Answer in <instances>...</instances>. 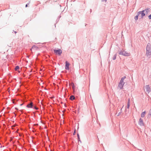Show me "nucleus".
<instances>
[{
	"label": "nucleus",
	"mask_w": 151,
	"mask_h": 151,
	"mask_svg": "<svg viewBox=\"0 0 151 151\" xmlns=\"http://www.w3.org/2000/svg\"><path fill=\"white\" fill-rule=\"evenodd\" d=\"M146 55L148 58L151 57V45L150 44H148L147 45Z\"/></svg>",
	"instance_id": "nucleus-1"
},
{
	"label": "nucleus",
	"mask_w": 151,
	"mask_h": 151,
	"mask_svg": "<svg viewBox=\"0 0 151 151\" xmlns=\"http://www.w3.org/2000/svg\"><path fill=\"white\" fill-rule=\"evenodd\" d=\"M126 78V76H124L122 77L119 82L118 88L120 89H122L123 88V86L124 84V80Z\"/></svg>",
	"instance_id": "nucleus-2"
},
{
	"label": "nucleus",
	"mask_w": 151,
	"mask_h": 151,
	"mask_svg": "<svg viewBox=\"0 0 151 151\" xmlns=\"http://www.w3.org/2000/svg\"><path fill=\"white\" fill-rule=\"evenodd\" d=\"M119 54L125 56H129L130 53L124 50H122L119 52Z\"/></svg>",
	"instance_id": "nucleus-3"
},
{
	"label": "nucleus",
	"mask_w": 151,
	"mask_h": 151,
	"mask_svg": "<svg viewBox=\"0 0 151 151\" xmlns=\"http://www.w3.org/2000/svg\"><path fill=\"white\" fill-rule=\"evenodd\" d=\"M54 51L56 55H60L62 53V51L60 49L58 50H54Z\"/></svg>",
	"instance_id": "nucleus-4"
},
{
	"label": "nucleus",
	"mask_w": 151,
	"mask_h": 151,
	"mask_svg": "<svg viewBox=\"0 0 151 151\" xmlns=\"http://www.w3.org/2000/svg\"><path fill=\"white\" fill-rule=\"evenodd\" d=\"M144 12H145L144 11V10H143L142 11L139 12H138V14L139 15L140 14H141V18H142L145 15V13H144Z\"/></svg>",
	"instance_id": "nucleus-5"
},
{
	"label": "nucleus",
	"mask_w": 151,
	"mask_h": 151,
	"mask_svg": "<svg viewBox=\"0 0 151 151\" xmlns=\"http://www.w3.org/2000/svg\"><path fill=\"white\" fill-rule=\"evenodd\" d=\"M145 88L146 89V91L149 93L151 91L150 87L149 85H146L145 86Z\"/></svg>",
	"instance_id": "nucleus-6"
},
{
	"label": "nucleus",
	"mask_w": 151,
	"mask_h": 151,
	"mask_svg": "<svg viewBox=\"0 0 151 151\" xmlns=\"http://www.w3.org/2000/svg\"><path fill=\"white\" fill-rule=\"evenodd\" d=\"M70 64L67 61L65 62V69L68 70L69 69V66Z\"/></svg>",
	"instance_id": "nucleus-7"
},
{
	"label": "nucleus",
	"mask_w": 151,
	"mask_h": 151,
	"mask_svg": "<svg viewBox=\"0 0 151 151\" xmlns=\"http://www.w3.org/2000/svg\"><path fill=\"white\" fill-rule=\"evenodd\" d=\"M139 124L141 126H142L143 125V120L141 118H140L139 119Z\"/></svg>",
	"instance_id": "nucleus-8"
},
{
	"label": "nucleus",
	"mask_w": 151,
	"mask_h": 151,
	"mask_svg": "<svg viewBox=\"0 0 151 151\" xmlns=\"http://www.w3.org/2000/svg\"><path fill=\"white\" fill-rule=\"evenodd\" d=\"M33 106V103L31 102L29 104H28L27 106V107L28 108H32Z\"/></svg>",
	"instance_id": "nucleus-9"
},
{
	"label": "nucleus",
	"mask_w": 151,
	"mask_h": 151,
	"mask_svg": "<svg viewBox=\"0 0 151 151\" xmlns=\"http://www.w3.org/2000/svg\"><path fill=\"white\" fill-rule=\"evenodd\" d=\"M130 105V99H129L128 100V102L127 104V108L128 109H129Z\"/></svg>",
	"instance_id": "nucleus-10"
},
{
	"label": "nucleus",
	"mask_w": 151,
	"mask_h": 151,
	"mask_svg": "<svg viewBox=\"0 0 151 151\" xmlns=\"http://www.w3.org/2000/svg\"><path fill=\"white\" fill-rule=\"evenodd\" d=\"M144 11L145 12L146 14H148V13L150 12V10L149 9H147L145 10H144Z\"/></svg>",
	"instance_id": "nucleus-11"
},
{
	"label": "nucleus",
	"mask_w": 151,
	"mask_h": 151,
	"mask_svg": "<svg viewBox=\"0 0 151 151\" xmlns=\"http://www.w3.org/2000/svg\"><path fill=\"white\" fill-rule=\"evenodd\" d=\"M145 113H146L145 111L142 112L141 114V117H144L145 115Z\"/></svg>",
	"instance_id": "nucleus-12"
},
{
	"label": "nucleus",
	"mask_w": 151,
	"mask_h": 151,
	"mask_svg": "<svg viewBox=\"0 0 151 151\" xmlns=\"http://www.w3.org/2000/svg\"><path fill=\"white\" fill-rule=\"evenodd\" d=\"M75 99V97L74 96H73L72 95L70 96V99H71V100H74Z\"/></svg>",
	"instance_id": "nucleus-13"
},
{
	"label": "nucleus",
	"mask_w": 151,
	"mask_h": 151,
	"mask_svg": "<svg viewBox=\"0 0 151 151\" xmlns=\"http://www.w3.org/2000/svg\"><path fill=\"white\" fill-rule=\"evenodd\" d=\"M19 67L18 66H17L15 68V70H18L19 69Z\"/></svg>",
	"instance_id": "nucleus-14"
},
{
	"label": "nucleus",
	"mask_w": 151,
	"mask_h": 151,
	"mask_svg": "<svg viewBox=\"0 0 151 151\" xmlns=\"http://www.w3.org/2000/svg\"><path fill=\"white\" fill-rule=\"evenodd\" d=\"M139 15L138 14V13H137V15H136L135 17V20H137L138 19V16Z\"/></svg>",
	"instance_id": "nucleus-15"
},
{
	"label": "nucleus",
	"mask_w": 151,
	"mask_h": 151,
	"mask_svg": "<svg viewBox=\"0 0 151 151\" xmlns=\"http://www.w3.org/2000/svg\"><path fill=\"white\" fill-rule=\"evenodd\" d=\"M148 18L150 19H151V14L148 16Z\"/></svg>",
	"instance_id": "nucleus-16"
},
{
	"label": "nucleus",
	"mask_w": 151,
	"mask_h": 151,
	"mask_svg": "<svg viewBox=\"0 0 151 151\" xmlns=\"http://www.w3.org/2000/svg\"><path fill=\"white\" fill-rule=\"evenodd\" d=\"M34 108L35 109H36V110H37V109H38V108L37 107H36V106H35L34 107Z\"/></svg>",
	"instance_id": "nucleus-17"
},
{
	"label": "nucleus",
	"mask_w": 151,
	"mask_h": 151,
	"mask_svg": "<svg viewBox=\"0 0 151 151\" xmlns=\"http://www.w3.org/2000/svg\"><path fill=\"white\" fill-rule=\"evenodd\" d=\"M116 58V55H115L114 56V57L113 58V59L115 60V59Z\"/></svg>",
	"instance_id": "nucleus-18"
},
{
	"label": "nucleus",
	"mask_w": 151,
	"mask_h": 151,
	"mask_svg": "<svg viewBox=\"0 0 151 151\" xmlns=\"http://www.w3.org/2000/svg\"><path fill=\"white\" fill-rule=\"evenodd\" d=\"M75 134H76V131L75 130L73 132V134L75 135Z\"/></svg>",
	"instance_id": "nucleus-19"
},
{
	"label": "nucleus",
	"mask_w": 151,
	"mask_h": 151,
	"mask_svg": "<svg viewBox=\"0 0 151 151\" xmlns=\"http://www.w3.org/2000/svg\"><path fill=\"white\" fill-rule=\"evenodd\" d=\"M20 110H21V111H22V110H23V109H22V108H20Z\"/></svg>",
	"instance_id": "nucleus-20"
},
{
	"label": "nucleus",
	"mask_w": 151,
	"mask_h": 151,
	"mask_svg": "<svg viewBox=\"0 0 151 151\" xmlns=\"http://www.w3.org/2000/svg\"><path fill=\"white\" fill-rule=\"evenodd\" d=\"M25 6H26V7H27V4H26Z\"/></svg>",
	"instance_id": "nucleus-21"
},
{
	"label": "nucleus",
	"mask_w": 151,
	"mask_h": 151,
	"mask_svg": "<svg viewBox=\"0 0 151 151\" xmlns=\"http://www.w3.org/2000/svg\"><path fill=\"white\" fill-rule=\"evenodd\" d=\"M15 109H17V110H19V109H17V108H15Z\"/></svg>",
	"instance_id": "nucleus-22"
},
{
	"label": "nucleus",
	"mask_w": 151,
	"mask_h": 151,
	"mask_svg": "<svg viewBox=\"0 0 151 151\" xmlns=\"http://www.w3.org/2000/svg\"><path fill=\"white\" fill-rule=\"evenodd\" d=\"M74 86V85L73 84V86H72V87H73V88Z\"/></svg>",
	"instance_id": "nucleus-23"
},
{
	"label": "nucleus",
	"mask_w": 151,
	"mask_h": 151,
	"mask_svg": "<svg viewBox=\"0 0 151 151\" xmlns=\"http://www.w3.org/2000/svg\"><path fill=\"white\" fill-rule=\"evenodd\" d=\"M23 104H21L20 105V106H22Z\"/></svg>",
	"instance_id": "nucleus-24"
},
{
	"label": "nucleus",
	"mask_w": 151,
	"mask_h": 151,
	"mask_svg": "<svg viewBox=\"0 0 151 151\" xmlns=\"http://www.w3.org/2000/svg\"><path fill=\"white\" fill-rule=\"evenodd\" d=\"M104 1V0H102V1Z\"/></svg>",
	"instance_id": "nucleus-25"
}]
</instances>
